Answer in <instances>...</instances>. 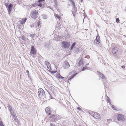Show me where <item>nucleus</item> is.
Wrapping results in <instances>:
<instances>
[{"label": "nucleus", "mask_w": 126, "mask_h": 126, "mask_svg": "<svg viewBox=\"0 0 126 126\" xmlns=\"http://www.w3.org/2000/svg\"><path fill=\"white\" fill-rule=\"evenodd\" d=\"M61 118H62V117H60L59 116H57V120L56 121H55L54 122H55L57 124H59V122L60 121H61V120L60 119H61Z\"/></svg>", "instance_id": "18"}, {"label": "nucleus", "mask_w": 126, "mask_h": 126, "mask_svg": "<svg viewBox=\"0 0 126 126\" xmlns=\"http://www.w3.org/2000/svg\"><path fill=\"white\" fill-rule=\"evenodd\" d=\"M111 107L113 110H116V107L115 106H114L113 105H111Z\"/></svg>", "instance_id": "30"}, {"label": "nucleus", "mask_w": 126, "mask_h": 126, "mask_svg": "<svg viewBox=\"0 0 126 126\" xmlns=\"http://www.w3.org/2000/svg\"><path fill=\"white\" fill-rule=\"evenodd\" d=\"M94 117L96 119H98L100 118V117L99 114L95 112L94 114Z\"/></svg>", "instance_id": "15"}, {"label": "nucleus", "mask_w": 126, "mask_h": 126, "mask_svg": "<svg viewBox=\"0 0 126 126\" xmlns=\"http://www.w3.org/2000/svg\"><path fill=\"white\" fill-rule=\"evenodd\" d=\"M13 7V5L12 4H10L8 6V9L12 10Z\"/></svg>", "instance_id": "23"}, {"label": "nucleus", "mask_w": 126, "mask_h": 126, "mask_svg": "<svg viewBox=\"0 0 126 126\" xmlns=\"http://www.w3.org/2000/svg\"><path fill=\"white\" fill-rule=\"evenodd\" d=\"M89 65V63H87V64H86V65Z\"/></svg>", "instance_id": "53"}, {"label": "nucleus", "mask_w": 126, "mask_h": 126, "mask_svg": "<svg viewBox=\"0 0 126 126\" xmlns=\"http://www.w3.org/2000/svg\"><path fill=\"white\" fill-rule=\"evenodd\" d=\"M26 73L28 74V75H29L28 73H29V71L28 70H27L26 71Z\"/></svg>", "instance_id": "48"}, {"label": "nucleus", "mask_w": 126, "mask_h": 126, "mask_svg": "<svg viewBox=\"0 0 126 126\" xmlns=\"http://www.w3.org/2000/svg\"><path fill=\"white\" fill-rule=\"evenodd\" d=\"M45 0H39L38 1V2L39 3H41L42 2V1H43Z\"/></svg>", "instance_id": "37"}, {"label": "nucleus", "mask_w": 126, "mask_h": 126, "mask_svg": "<svg viewBox=\"0 0 126 126\" xmlns=\"http://www.w3.org/2000/svg\"><path fill=\"white\" fill-rule=\"evenodd\" d=\"M35 36V34H30V36L31 37L32 39V40L34 39V37Z\"/></svg>", "instance_id": "19"}, {"label": "nucleus", "mask_w": 126, "mask_h": 126, "mask_svg": "<svg viewBox=\"0 0 126 126\" xmlns=\"http://www.w3.org/2000/svg\"><path fill=\"white\" fill-rule=\"evenodd\" d=\"M38 13V11L34 10L32 11L31 12V17L33 18H37V15Z\"/></svg>", "instance_id": "3"}, {"label": "nucleus", "mask_w": 126, "mask_h": 126, "mask_svg": "<svg viewBox=\"0 0 126 126\" xmlns=\"http://www.w3.org/2000/svg\"><path fill=\"white\" fill-rule=\"evenodd\" d=\"M88 67L87 66H85V67H83V68L82 69V71H84L85 69H88Z\"/></svg>", "instance_id": "26"}, {"label": "nucleus", "mask_w": 126, "mask_h": 126, "mask_svg": "<svg viewBox=\"0 0 126 126\" xmlns=\"http://www.w3.org/2000/svg\"><path fill=\"white\" fill-rule=\"evenodd\" d=\"M49 94L50 95V96L51 97V98H53V97H52V96L51 95H50V94Z\"/></svg>", "instance_id": "49"}, {"label": "nucleus", "mask_w": 126, "mask_h": 126, "mask_svg": "<svg viewBox=\"0 0 126 126\" xmlns=\"http://www.w3.org/2000/svg\"><path fill=\"white\" fill-rule=\"evenodd\" d=\"M11 10L8 9V12L9 14L11 13Z\"/></svg>", "instance_id": "41"}, {"label": "nucleus", "mask_w": 126, "mask_h": 126, "mask_svg": "<svg viewBox=\"0 0 126 126\" xmlns=\"http://www.w3.org/2000/svg\"><path fill=\"white\" fill-rule=\"evenodd\" d=\"M27 20L26 18H23L21 20H20L19 21L20 25H22L25 23Z\"/></svg>", "instance_id": "12"}, {"label": "nucleus", "mask_w": 126, "mask_h": 126, "mask_svg": "<svg viewBox=\"0 0 126 126\" xmlns=\"http://www.w3.org/2000/svg\"><path fill=\"white\" fill-rule=\"evenodd\" d=\"M107 122H108V123H109L110 122H111V119H107Z\"/></svg>", "instance_id": "36"}, {"label": "nucleus", "mask_w": 126, "mask_h": 126, "mask_svg": "<svg viewBox=\"0 0 126 126\" xmlns=\"http://www.w3.org/2000/svg\"><path fill=\"white\" fill-rule=\"evenodd\" d=\"M50 126H56L54 124H53L52 123H50Z\"/></svg>", "instance_id": "34"}, {"label": "nucleus", "mask_w": 126, "mask_h": 126, "mask_svg": "<svg viewBox=\"0 0 126 126\" xmlns=\"http://www.w3.org/2000/svg\"><path fill=\"white\" fill-rule=\"evenodd\" d=\"M74 51L76 53H78L79 52V49L77 47H74Z\"/></svg>", "instance_id": "25"}, {"label": "nucleus", "mask_w": 126, "mask_h": 126, "mask_svg": "<svg viewBox=\"0 0 126 126\" xmlns=\"http://www.w3.org/2000/svg\"><path fill=\"white\" fill-rule=\"evenodd\" d=\"M52 73H56L57 71H52Z\"/></svg>", "instance_id": "45"}, {"label": "nucleus", "mask_w": 126, "mask_h": 126, "mask_svg": "<svg viewBox=\"0 0 126 126\" xmlns=\"http://www.w3.org/2000/svg\"><path fill=\"white\" fill-rule=\"evenodd\" d=\"M48 117L47 120L49 121H55L57 118V116L55 117L54 114L51 113L48 114Z\"/></svg>", "instance_id": "2"}, {"label": "nucleus", "mask_w": 126, "mask_h": 126, "mask_svg": "<svg viewBox=\"0 0 126 126\" xmlns=\"http://www.w3.org/2000/svg\"><path fill=\"white\" fill-rule=\"evenodd\" d=\"M64 78L61 76H60V79H59V80H60V81H61V80L60 81V80L63 79H64Z\"/></svg>", "instance_id": "33"}, {"label": "nucleus", "mask_w": 126, "mask_h": 126, "mask_svg": "<svg viewBox=\"0 0 126 126\" xmlns=\"http://www.w3.org/2000/svg\"><path fill=\"white\" fill-rule=\"evenodd\" d=\"M69 66L70 65L66 61H65L63 65V68H66L69 67Z\"/></svg>", "instance_id": "10"}, {"label": "nucleus", "mask_w": 126, "mask_h": 126, "mask_svg": "<svg viewBox=\"0 0 126 126\" xmlns=\"http://www.w3.org/2000/svg\"><path fill=\"white\" fill-rule=\"evenodd\" d=\"M100 77L101 78L103 79L104 80H104L103 81H104V82L105 83V84H104V86L106 87H107V85L108 84V83L107 82L106 83V84L105 83L106 82L105 77V76L102 74H100Z\"/></svg>", "instance_id": "7"}, {"label": "nucleus", "mask_w": 126, "mask_h": 126, "mask_svg": "<svg viewBox=\"0 0 126 126\" xmlns=\"http://www.w3.org/2000/svg\"><path fill=\"white\" fill-rule=\"evenodd\" d=\"M21 38L23 40L25 41L26 40V38L25 36L24 35L22 36Z\"/></svg>", "instance_id": "29"}, {"label": "nucleus", "mask_w": 126, "mask_h": 126, "mask_svg": "<svg viewBox=\"0 0 126 126\" xmlns=\"http://www.w3.org/2000/svg\"><path fill=\"white\" fill-rule=\"evenodd\" d=\"M121 67L122 68H125V66L124 65L121 66Z\"/></svg>", "instance_id": "47"}, {"label": "nucleus", "mask_w": 126, "mask_h": 126, "mask_svg": "<svg viewBox=\"0 0 126 126\" xmlns=\"http://www.w3.org/2000/svg\"><path fill=\"white\" fill-rule=\"evenodd\" d=\"M4 126V125H2V126Z\"/></svg>", "instance_id": "56"}, {"label": "nucleus", "mask_w": 126, "mask_h": 126, "mask_svg": "<svg viewBox=\"0 0 126 126\" xmlns=\"http://www.w3.org/2000/svg\"><path fill=\"white\" fill-rule=\"evenodd\" d=\"M38 94L41 100L44 101L47 100L45 92L42 88H40L38 89Z\"/></svg>", "instance_id": "1"}, {"label": "nucleus", "mask_w": 126, "mask_h": 126, "mask_svg": "<svg viewBox=\"0 0 126 126\" xmlns=\"http://www.w3.org/2000/svg\"><path fill=\"white\" fill-rule=\"evenodd\" d=\"M85 58H86L88 59H89L90 58V56L89 55H86L85 57Z\"/></svg>", "instance_id": "35"}, {"label": "nucleus", "mask_w": 126, "mask_h": 126, "mask_svg": "<svg viewBox=\"0 0 126 126\" xmlns=\"http://www.w3.org/2000/svg\"><path fill=\"white\" fill-rule=\"evenodd\" d=\"M56 16L57 18L59 20H60V19H61L60 17V16H59V15H56Z\"/></svg>", "instance_id": "31"}, {"label": "nucleus", "mask_w": 126, "mask_h": 126, "mask_svg": "<svg viewBox=\"0 0 126 126\" xmlns=\"http://www.w3.org/2000/svg\"><path fill=\"white\" fill-rule=\"evenodd\" d=\"M100 37L98 34L96 37L95 39L94 40V42L96 44H98L100 43Z\"/></svg>", "instance_id": "11"}, {"label": "nucleus", "mask_w": 126, "mask_h": 126, "mask_svg": "<svg viewBox=\"0 0 126 126\" xmlns=\"http://www.w3.org/2000/svg\"><path fill=\"white\" fill-rule=\"evenodd\" d=\"M60 25V23H58V25Z\"/></svg>", "instance_id": "50"}, {"label": "nucleus", "mask_w": 126, "mask_h": 126, "mask_svg": "<svg viewBox=\"0 0 126 126\" xmlns=\"http://www.w3.org/2000/svg\"><path fill=\"white\" fill-rule=\"evenodd\" d=\"M112 52L113 54V55L114 56L116 55L117 52L118 51V48L116 47H113L112 50Z\"/></svg>", "instance_id": "8"}, {"label": "nucleus", "mask_w": 126, "mask_h": 126, "mask_svg": "<svg viewBox=\"0 0 126 126\" xmlns=\"http://www.w3.org/2000/svg\"><path fill=\"white\" fill-rule=\"evenodd\" d=\"M11 115L13 116V120L14 119V121L17 123L18 122V121L16 117V116L15 113H14L12 114H11Z\"/></svg>", "instance_id": "13"}, {"label": "nucleus", "mask_w": 126, "mask_h": 126, "mask_svg": "<svg viewBox=\"0 0 126 126\" xmlns=\"http://www.w3.org/2000/svg\"><path fill=\"white\" fill-rule=\"evenodd\" d=\"M45 64L47 65V64H48L49 63L48 62L46 61H45Z\"/></svg>", "instance_id": "39"}, {"label": "nucleus", "mask_w": 126, "mask_h": 126, "mask_svg": "<svg viewBox=\"0 0 126 126\" xmlns=\"http://www.w3.org/2000/svg\"><path fill=\"white\" fill-rule=\"evenodd\" d=\"M116 21L118 23L119 22V20L118 18H116Z\"/></svg>", "instance_id": "38"}, {"label": "nucleus", "mask_w": 126, "mask_h": 126, "mask_svg": "<svg viewBox=\"0 0 126 126\" xmlns=\"http://www.w3.org/2000/svg\"><path fill=\"white\" fill-rule=\"evenodd\" d=\"M85 16L84 17V19H83V21H84V18H85Z\"/></svg>", "instance_id": "52"}, {"label": "nucleus", "mask_w": 126, "mask_h": 126, "mask_svg": "<svg viewBox=\"0 0 126 126\" xmlns=\"http://www.w3.org/2000/svg\"><path fill=\"white\" fill-rule=\"evenodd\" d=\"M78 74V73H75V74H73V75H72V76H71V77L70 78H69V79H68L67 80V82H68V83L69 81V80H71V79H72L74 77H75L76 75H77V74Z\"/></svg>", "instance_id": "16"}, {"label": "nucleus", "mask_w": 126, "mask_h": 126, "mask_svg": "<svg viewBox=\"0 0 126 126\" xmlns=\"http://www.w3.org/2000/svg\"><path fill=\"white\" fill-rule=\"evenodd\" d=\"M3 125V123L2 121L0 122V126H2Z\"/></svg>", "instance_id": "40"}, {"label": "nucleus", "mask_w": 126, "mask_h": 126, "mask_svg": "<svg viewBox=\"0 0 126 126\" xmlns=\"http://www.w3.org/2000/svg\"><path fill=\"white\" fill-rule=\"evenodd\" d=\"M37 6L41 7L42 6V4L41 3H39L38 4V5H37Z\"/></svg>", "instance_id": "43"}, {"label": "nucleus", "mask_w": 126, "mask_h": 126, "mask_svg": "<svg viewBox=\"0 0 126 126\" xmlns=\"http://www.w3.org/2000/svg\"><path fill=\"white\" fill-rule=\"evenodd\" d=\"M117 118L119 121L122 122L124 120V116L121 114H118Z\"/></svg>", "instance_id": "6"}, {"label": "nucleus", "mask_w": 126, "mask_h": 126, "mask_svg": "<svg viewBox=\"0 0 126 126\" xmlns=\"http://www.w3.org/2000/svg\"><path fill=\"white\" fill-rule=\"evenodd\" d=\"M37 4L36 3H35L34 4H32L30 6H29V7H30V8H31L32 7H35L36 6H37Z\"/></svg>", "instance_id": "20"}, {"label": "nucleus", "mask_w": 126, "mask_h": 126, "mask_svg": "<svg viewBox=\"0 0 126 126\" xmlns=\"http://www.w3.org/2000/svg\"><path fill=\"white\" fill-rule=\"evenodd\" d=\"M95 113L94 112H92L90 113V114L93 117H94V114Z\"/></svg>", "instance_id": "32"}, {"label": "nucleus", "mask_w": 126, "mask_h": 126, "mask_svg": "<svg viewBox=\"0 0 126 126\" xmlns=\"http://www.w3.org/2000/svg\"><path fill=\"white\" fill-rule=\"evenodd\" d=\"M70 1V2H72V5L73 6V10L72 11V13L73 14V15L74 16V14L75 13L76 11H77V10L75 8V4L74 1L72 0H71Z\"/></svg>", "instance_id": "5"}, {"label": "nucleus", "mask_w": 126, "mask_h": 126, "mask_svg": "<svg viewBox=\"0 0 126 126\" xmlns=\"http://www.w3.org/2000/svg\"><path fill=\"white\" fill-rule=\"evenodd\" d=\"M76 45V43H74L71 46V47L70 50L72 49L74 47H75V45Z\"/></svg>", "instance_id": "21"}, {"label": "nucleus", "mask_w": 126, "mask_h": 126, "mask_svg": "<svg viewBox=\"0 0 126 126\" xmlns=\"http://www.w3.org/2000/svg\"><path fill=\"white\" fill-rule=\"evenodd\" d=\"M50 64L49 63L48 64H47V67L50 70L51 69V68L50 67Z\"/></svg>", "instance_id": "27"}, {"label": "nucleus", "mask_w": 126, "mask_h": 126, "mask_svg": "<svg viewBox=\"0 0 126 126\" xmlns=\"http://www.w3.org/2000/svg\"><path fill=\"white\" fill-rule=\"evenodd\" d=\"M83 0H80L82 2V1Z\"/></svg>", "instance_id": "54"}, {"label": "nucleus", "mask_w": 126, "mask_h": 126, "mask_svg": "<svg viewBox=\"0 0 126 126\" xmlns=\"http://www.w3.org/2000/svg\"><path fill=\"white\" fill-rule=\"evenodd\" d=\"M42 17L44 19H46L47 18V16L45 14H43L41 15Z\"/></svg>", "instance_id": "22"}, {"label": "nucleus", "mask_w": 126, "mask_h": 126, "mask_svg": "<svg viewBox=\"0 0 126 126\" xmlns=\"http://www.w3.org/2000/svg\"><path fill=\"white\" fill-rule=\"evenodd\" d=\"M109 103V104L110 105H111V103H110H110Z\"/></svg>", "instance_id": "51"}, {"label": "nucleus", "mask_w": 126, "mask_h": 126, "mask_svg": "<svg viewBox=\"0 0 126 126\" xmlns=\"http://www.w3.org/2000/svg\"><path fill=\"white\" fill-rule=\"evenodd\" d=\"M61 75H60V74L58 73V72L56 73V76L58 78H59V79H60V76H61Z\"/></svg>", "instance_id": "24"}, {"label": "nucleus", "mask_w": 126, "mask_h": 126, "mask_svg": "<svg viewBox=\"0 0 126 126\" xmlns=\"http://www.w3.org/2000/svg\"><path fill=\"white\" fill-rule=\"evenodd\" d=\"M62 44V47L65 49L68 48L70 45V43L67 42L63 41Z\"/></svg>", "instance_id": "4"}, {"label": "nucleus", "mask_w": 126, "mask_h": 126, "mask_svg": "<svg viewBox=\"0 0 126 126\" xmlns=\"http://www.w3.org/2000/svg\"><path fill=\"white\" fill-rule=\"evenodd\" d=\"M8 109L9 110V111L11 113V114H12L14 113L13 112L12 109V107L10 105H9L8 106Z\"/></svg>", "instance_id": "17"}, {"label": "nucleus", "mask_w": 126, "mask_h": 126, "mask_svg": "<svg viewBox=\"0 0 126 126\" xmlns=\"http://www.w3.org/2000/svg\"><path fill=\"white\" fill-rule=\"evenodd\" d=\"M53 2L55 3V6H56L57 5V0H53Z\"/></svg>", "instance_id": "28"}, {"label": "nucleus", "mask_w": 126, "mask_h": 126, "mask_svg": "<svg viewBox=\"0 0 126 126\" xmlns=\"http://www.w3.org/2000/svg\"><path fill=\"white\" fill-rule=\"evenodd\" d=\"M79 64H80V62H79Z\"/></svg>", "instance_id": "55"}, {"label": "nucleus", "mask_w": 126, "mask_h": 126, "mask_svg": "<svg viewBox=\"0 0 126 126\" xmlns=\"http://www.w3.org/2000/svg\"><path fill=\"white\" fill-rule=\"evenodd\" d=\"M51 110L50 109V108L49 107H48L45 109V111L46 113L47 114H49L51 113Z\"/></svg>", "instance_id": "14"}, {"label": "nucleus", "mask_w": 126, "mask_h": 126, "mask_svg": "<svg viewBox=\"0 0 126 126\" xmlns=\"http://www.w3.org/2000/svg\"><path fill=\"white\" fill-rule=\"evenodd\" d=\"M108 98L107 99V101H108V102L109 103H110V99L108 97Z\"/></svg>", "instance_id": "42"}, {"label": "nucleus", "mask_w": 126, "mask_h": 126, "mask_svg": "<svg viewBox=\"0 0 126 126\" xmlns=\"http://www.w3.org/2000/svg\"><path fill=\"white\" fill-rule=\"evenodd\" d=\"M77 109L78 110H81V108L79 107Z\"/></svg>", "instance_id": "46"}, {"label": "nucleus", "mask_w": 126, "mask_h": 126, "mask_svg": "<svg viewBox=\"0 0 126 126\" xmlns=\"http://www.w3.org/2000/svg\"><path fill=\"white\" fill-rule=\"evenodd\" d=\"M40 25V23H39V22H38L36 24V25L38 26V27H39V25Z\"/></svg>", "instance_id": "44"}, {"label": "nucleus", "mask_w": 126, "mask_h": 126, "mask_svg": "<svg viewBox=\"0 0 126 126\" xmlns=\"http://www.w3.org/2000/svg\"><path fill=\"white\" fill-rule=\"evenodd\" d=\"M31 53L32 54L34 55L36 54V51L35 49L33 46H32L31 47Z\"/></svg>", "instance_id": "9"}, {"label": "nucleus", "mask_w": 126, "mask_h": 126, "mask_svg": "<svg viewBox=\"0 0 126 126\" xmlns=\"http://www.w3.org/2000/svg\"><path fill=\"white\" fill-rule=\"evenodd\" d=\"M7 5L6 6V7H7Z\"/></svg>", "instance_id": "57"}]
</instances>
